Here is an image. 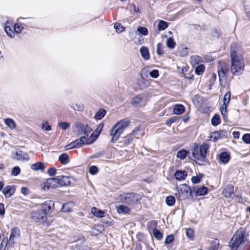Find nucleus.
I'll return each mask as SVG.
<instances>
[{
    "label": "nucleus",
    "mask_w": 250,
    "mask_h": 250,
    "mask_svg": "<svg viewBox=\"0 0 250 250\" xmlns=\"http://www.w3.org/2000/svg\"><path fill=\"white\" fill-rule=\"evenodd\" d=\"M42 127L43 130L46 131H50L51 130V126L47 122L43 123Z\"/></svg>",
    "instance_id": "55"
},
{
    "label": "nucleus",
    "mask_w": 250,
    "mask_h": 250,
    "mask_svg": "<svg viewBox=\"0 0 250 250\" xmlns=\"http://www.w3.org/2000/svg\"><path fill=\"white\" fill-rule=\"evenodd\" d=\"M220 163L226 164L230 160V156L227 152H222L219 156Z\"/></svg>",
    "instance_id": "18"
},
{
    "label": "nucleus",
    "mask_w": 250,
    "mask_h": 250,
    "mask_svg": "<svg viewBox=\"0 0 250 250\" xmlns=\"http://www.w3.org/2000/svg\"><path fill=\"white\" fill-rule=\"evenodd\" d=\"M101 130H100L99 128L97 127L95 130V132L91 133L89 136V142L88 143H93L94 142H95L98 137L99 134L101 133Z\"/></svg>",
    "instance_id": "21"
},
{
    "label": "nucleus",
    "mask_w": 250,
    "mask_h": 250,
    "mask_svg": "<svg viewBox=\"0 0 250 250\" xmlns=\"http://www.w3.org/2000/svg\"><path fill=\"white\" fill-rule=\"evenodd\" d=\"M153 234L154 236L158 240H161L163 237V234L157 229H154L153 230Z\"/></svg>",
    "instance_id": "41"
},
{
    "label": "nucleus",
    "mask_w": 250,
    "mask_h": 250,
    "mask_svg": "<svg viewBox=\"0 0 250 250\" xmlns=\"http://www.w3.org/2000/svg\"><path fill=\"white\" fill-rule=\"evenodd\" d=\"M139 195L132 193H125L120 195L118 197V200L121 202L126 203L129 205L136 204L140 200Z\"/></svg>",
    "instance_id": "5"
},
{
    "label": "nucleus",
    "mask_w": 250,
    "mask_h": 250,
    "mask_svg": "<svg viewBox=\"0 0 250 250\" xmlns=\"http://www.w3.org/2000/svg\"><path fill=\"white\" fill-rule=\"evenodd\" d=\"M230 96H231L230 92L229 91L227 92L225 94V96L224 97L223 103H225V104H229V103Z\"/></svg>",
    "instance_id": "46"
},
{
    "label": "nucleus",
    "mask_w": 250,
    "mask_h": 250,
    "mask_svg": "<svg viewBox=\"0 0 250 250\" xmlns=\"http://www.w3.org/2000/svg\"><path fill=\"white\" fill-rule=\"evenodd\" d=\"M235 45L233 43L230 47V71L233 75L239 76L243 72L245 65L242 52L238 48H236Z\"/></svg>",
    "instance_id": "1"
},
{
    "label": "nucleus",
    "mask_w": 250,
    "mask_h": 250,
    "mask_svg": "<svg viewBox=\"0 0 250 250\" xmlns=\"http://www.w3.org/2000/svg\"><path fill=\"white\" fill-rule=\"evenodd\" d=\"M140 53L142 57L145 60H148L150 58L148 49L146 46H142L140 48Z\"/></svg>",
    "instance_id": "24"
},
{
    "label": "nucleus",
    "mask_w": 250,
    "mask_h": 250,
    "mask_svg": "<svg viewBox=\"0 0 250 250\" xmlns=\"http://www.w3.org/2000/svg\"><path fill=\"white\" fill-rule=\"evenodd\" d=\"M74 204L72 202H67L62 205V210L64 212H70Z\"/></svg>",
    "instance_id": "27"
},
{
    "label": "nucleus",
    "mask_w": 250,
    "mask_h": 250,
    "mask_svg": "<svg viewBox=\"0 0 250 250\" xmlns=\"http://www.w3.org/2000/svg\"><path fill=\"white\" fill-rule=\"evenodd\" d=\"M117 211L119 213H129L130 211V209L128 207L124 206V205H120L117 208Z\"/></svg>",
    "instance_id": "31"
},
{
    "label": "nucleus",
    "mask_w": 250,
    "mask_h": 250,
    "mask_svg": "<svg viewBox=\"0 0 250 250\" xmlns=\"http://www.w3.org/2000/svg\"><path fill=\"white\" fill-rule=\"evenodd\" d=\"M185 111V106L181 104H177L173 107V112L175 114L180 115L183 114Z\"/></svg>",
    "instance_id": "19"
},
{
    "label": "nucleus",
    "mask_w": 250,
    "mask_h": 250,
    "mask_svg": "<svg viewBox=\"0 0 250 250\" xmlns=\"http://www.w3.org/2000/svg\"><path fill=\"white\" fill-rule=\"evenodd\" d=\"M21 192L24 195H27L29 193L28 189L25 187H22L21 188Z\"/></svg>",
    "instance_id": "61"
},
{
    "label": "nucleus",
    "mask_w": 250,
    "mask_h": 250,
    "mask_svg": "<svg viewBox=\"0 0 250 250\" xmlns=\"http://www.w3.org/2000/svg\"><path fill=\"white\" fill-rule=\"evenodd\" d=\"M139 127H137L136 128H135L132 132L130 134H131V136H135L137 135V132L140 130Z\"/></svg>",
    "instance_id": "62"
},
{
    "label": "nucleus",
    "mask_w": 250,
    "mask_h": 250,
    "mask_svg": "<svg viewBox=\"0 0 250 250\" xmlns=\"http://www.w3.org/2000/svg\"><path fill=\"white\" fill-rule=\"evenodd\" d=\"M58 187L56 177L48 178L46 180L44 184V188H54Z\"/></svg>",
    "instance_id": "14"
},
{
    "label": "nucleus",
    "mask_w": 250,
    "mask_h": 250,
    "mask_svg": "<svg viewBox=\"0 0 250 250\" xmlns=\"http://www.w3.org/2000/svg\"><path fill=\"white\" fill-rule=\"evenodd\" d=\"M56 178L58 187L66 186L70 183L69 177L66 176H58Z\"/></svg>",
    "instance_id": "15"
},
{
    "label": "nucleus",
    "mask_w": 250,
    "mask_h": 250,
    "mask_svg": "<svg viewBox=\"0 0 250 250\" xmlns=\"http://www.w3.org/2000/svg\"><path fill=\"white\" fill-rule=\"evenodd\" d=\"M157 53L158 55H162L164 51L162 50V44L159 43L157 46Z\"/></svg>",
    "instance_id": "57"
},
{
    "label": "nucleus",
    "mask_w": 250,
    "mask_h": 250,
    "mask_svg": "<svg viewBox=\"0 0 250 250\" xmlns=\"http://www.w3.org/2000/svg\"><path fill=\"white\" fill-rule=\"evenodd\" d=\"M4 123L11 129H14L17 127L16 122L11 118H6L4 120Z\"/></svg>",
    "instance_id": "23"
},
{
    "label": "nucleus",
    "mask_w": 250,
    "mask_h": 250,
    "mask_svg": "<svg viewBox=\"0 0 250 250\" xmlns=\"http://www.w3.org/2000/svg\"><path fill=\"white\" fill-rule=\"evenodd\" d=\"M175 199L172 196H167L166 199V203L168 206H172L174 205Z\"/></svg>",
    "instance_id": "35"
},
{
    "label": "nucleus",
    "mask_w": 250,
    "mask_h": 250,
    "mask_svg": "<svg viewBox=\"0 0 250 250\" xmlns=\"http://www.w3.org/2000/svg\"><path fill=\"white\" fill-rule=\"evenodd\" d=\"M176 45V43L174 42L173 39L172 38H169L167 40V47L170 49H173Z\"/></svg>",
    "instance_id": "36"
},
{
    "label": "nucleus",
    "mask_w": 250,
    "mask_h": 250,
    "mask_svg": "<svg viewBox=\"0 0 250 250\" xmlns=\"http://www.w3.org/2000/svg\"><path fill=\"white\" fill-rule=\"evenodd\" d=\"M245 233V230L244 228H241L237 230L229 243V247L231 250H237L244 242Z\"/></svg>",
    "instance_id": "4"
},
{
    "label": "nucleus",
    "mask_w": 250,
    "mask_h": 250,
    "mask_svg": "<svg viewBox=\"0 0 250 250\" xmlns=\"http://www.w3.org/2000/svg\"><path fill=\"white\" fill-rule=\"evenodd\" d=\"M242 139L245 143L250 144V134H245Z\"/></svg>",
    "instance_id": "50"
},
{
    "label": "nucleus",
    "mask_w": 250,
    "mask_h": 250,
    "mask_svg": "<svg viewBox=\"0 0 250 250\" xmlns=\"http://www.w3.org/2000/svg\"><path fill=\"white\" fill-rule=\"evenodd\" d=\"M46 214L47 209L44 208L32 211L30 216L33 221L42 223L46 221L47 219Z\"/></svg>",
    "instance_id": "6"
},
{
    "label": "nucleus",
    "mask_w": 250,
    "mask_h": 250,
    "mask_svg": "<svg viewBox=\"0 0 250 250\" xmlns=\"http://www.w3.org/2000/svg\"><path fill=\"white\" fill-rule=\"evenodd\" d=\"M219 245V242L218 239H215L212 241L210 244V250H217Z\"/></svg>",
    "instance_id": "38"
},
{
    "label": "nucleus",
    "mask_w": 250,
    "mask_h": 250,
    "mask_svg": "<svg viewBox=\"0 0 250 250\" xmlns=\"http://www.w3.org/2000/svg\"><path fill=\"white\" fill-rule=\"evenodd\" d=\"M20 168L18 166H15L12 168L11 170V174L13 176H16L20 174Z\"/></svg>",
    "instance_id": "47"
},
{
    "label": "nucleus",
    "mask_w": 250,
    "mask_h": 250,
    "mask_svg": "<svg viewBox=\"0 0 250 250\" xmlns=\"http://www.w3.org/2000/svg\"><path fill=\"white\" fill-rule=\"evenodd\" d=\"M31 167L32 169L34 170H41L43 171L45 168L44 163L42 162H38L31 165Z\"/></svg>",
    "instance_id": "26"
},
{
    "label": "nucleus",
    "mask_w": 250,
    "mask_h": 250,
    "mask_svg": "<svg viewBox=\"0 0 250 250\" xmlns=\"http://www.w3.org/2000/svg\"><path fill=\"white\" fill-rule=\"evenodd\" d=\"M56 169L54 167H51L47 170V173L50 176H54L55 175Z\"/></svg>",
    "instance_id": "60"
},
{
    "label": "nucleus",
    "mask_w": 250,
    "mask_h": 250,
    "mask_svg": "<svg viewBox=\"0 0 250 250\" xmlns=\"http://www.w3.org/2000/svg\"><path fill=\"white\" fill-rule=\"evenodd\" d=\"M98 171V168L96 166H91L89 168V172L92 175L96 174Z\"/></svg>",
    "instance_id": "52"
},
{
    "label": "nucleus",
    "mask_w": 250,
    "mask_h": 250,
    "mask_svg": "<svg viewBox=\"0 0 250 250\" xmlns=\"http://www.w3.org/2000/svg\"><path fill=\"white\" fill-rule=\"evenodd\" d=\"M223 193L225 196L229 197L233 193V189L232 187L228 188L224 190Z\"/></svg>",
    "instance_id": "43"
},
{
    "label": "nucleus",
    "mask_w": 250,
    "mask_h": 250,
    "mask_svg": "<svg viewBox=\"0 0 250 250\" xmlns=\"http://www.w3.org/2000/svg\"><path fill=\"white\" fill-rule=\"evenodd\" d=\"M59 161L62 165H66L69 162V156L67 153H62L59 157Z\"/></svg>",
    "instance_id": "25"
},
{
    "label": "nucleus",
    "mask_w": 250,
    "mask_h": 250,
    "mask_svg": "<svg viewBox=\"0 0 250 250\" xmlns=\"http://www.w3.org/2000/svg\"><path fill=\"white\" fill-rule=\"evenodd\" d=\"M132 140H133V138L131 136V134H129L124 138V144L126 145H128L131 142H132Z\"/></svg>",
    "instance_id": "48"
},
{
    "label": "nucleus",
    "mask_w": 250,
    "mask_h": 250,
    "mask_svg": "<svg viewBox=\"0 0 250 250\" xmlns=\"http://www.w3.org/2000/svg\"><path fill=\"white\" fill-rule=\"evenodd\" d=\"M9 245V241L7 237L3 238L0 244V249L5 250L7 245Z\"/></svg>",
    "instance_id": "49"
},
{
    "label": "nucleus",
    "mask_w": 250,
    "mask_h": 250,
    "mask_svg": "<svg viewBox=\"0 0 250 250\" xmlns=\"http://www.w3.org/2000/svg\"><path fill=\"white\" fill-rule=\"evenodd\" d=\"M217 72L219 81L221 82L229 73V67L225 62H220L218 65Z\"/></svg>",
    "instance_id": "10"
},
{
    "label": "nucleus",
    "mask_w": 250,
    "mask_h": 250,
    "mask_svg": "<svg viewBox=\"0 0 250 250\" xmlns=\"http://www.w3.org/2000/svg\"><path fill=\"white\" fill-rule=\"evenodd\" d=\"M14 28L15 33H16L17 34H19L21 32L22 30L23 29V27L21 24L17 23L14 24Z\"/></svg>",
    "instance_id": "42"
},
{
    "label": "nucleus",
    "mask_w": 250,
    "mask_h": 250,
    "mask_svg": "<svg viewBox=\"0 0 250 250\" xmlns=\"http://www.w3.org/2000/svg\"><path fill=\"white\" fill-rule=\"evenodd\" d=\"M174 237L173 235H168L165 239V243L166 244H170L173 241Z\"/></svg>",
    "instance_id": "56"
},
{
    "label": "nucleus",
    "mask_w": 250,
    "mask_h": 250,
    "mask_svg": "<svg viewBox=\"0 0 250 250\" xmlns=\"http://www.w3.org/2000/svg\"><path fill=\"white\" fill-rule=\"evenodd\" d=\"M9 23L8 21H7L6 23H5V27L4 30L6 32L7 35L11 38H13L15 37V34L14 32V29L12 30L11 27L10 26H8L7 24Z\"/></svg>",
    "instance_id": "20"
},
{
    "label": "nucleus",
    "mask_w": 250,
    "mask_h": 250,
    "mask_svg": "<svg viewBox=\"0 0 250 250\" xmlns=\"http://www.w3.org/2000/svg\"><path fill=\"white\" fill-rule=\"evenodd\" d=\"M14 158L18 161H28L29 159L28 154L21 150L18 151L14 155Z\"/></svg>",
    "instance_id": "13"
},
{
    "label": "nucleus",
    "mask_w": 250,
    "mask_h": 250,
    "mask_svg": "<svg viewBox=\"0 0 250 250\" xmlns=\"http://www.w3.org/2000/svg\"><path fill=\"white\" fill-rule=\"evenodd\" d=\"M105 114V110L104 109H101L96 113L95 118L96 120H101L104 116Z\"/></svg>",
    "instance_id": "33"
},
{
    "label": "nucleus",
    "mask_w": 250,
    "mask_h": 250,
    "mask_svg": "<svg viewBox=\"0 0 250 250\" xmlns=\"http://www.w3.org/2000/svg\"><path fill=\"white\" fill-rule=\"evenodd\" d=\"M229 104L224 103L221 105L220 108V112L223 116V119L225 121L227 120L228 113H227V106Z\"/></svg>",
    "instance_id": "22"
},
{
    "label": "nucleus",
    "mask_w": 250,
    "mask_h": 250,
    "mask_svg": "<svg viewBox=\"0 0 250 250\" xmlns=\"http://www.w3.org/2000/svg\"><path fill=\"white\" fill-rule=\"evenodd\" d=\"M208 192L207 188L206 187H199L196 189V194L197 196H202L206 194Z\"/></svg>",
    "instance_id": "28"
},
{
    "label": "nucleus",
    "mask_w": 250,
    "mask_h": 250,
    "mask_svg": "<svg viewBox=\"0 0 250 250\" xmlns=\"http://www.w3.org/2000/svg\"><path fill=\"white\" fill-rule=\"evenodd\" d=\"M149 75L153 78H157L159 75V71L157 69L153 70L149 72Z\"/></svg>",
    "instance_id": "51"
},
{
    "label": "nucleus",
    "mask_w": 250,
    "mask_h": 250,
    "mask_svg": "<svg viewBox=\"0 0 250 250\" xmlns=\"http://www.w3.org/2000/svg\"><path fill=\"white\" fill-rule=\"evenodd\" d=\"M202 176H193L191 178V181L193 183H198L200 182Z\"/></svg>",
    "instance_id": "58"
},
{
    "label": "nucleus",
    "mask_w": 250,
    "mask_h": 250,
    "mask_svg": "<svg viewBox=\"0 0 250 250\" xmlns=\"http://www.w3.org/2000/svg\"><path fill=\"white\" fill-rule=\"evenodd\" d=\"M211 124L213 125L216 126L220 123V119L218 115L215 114L211 119Z\"/></svg>",
    "instance_id": "37"
},
{
    "label": "nucleus",
    "mask_w": 250,
    "mask_h": 250,
    "mask_svg": "<svg viewBox=\"0 0 250 250\" xmlns=\"http://www.w3.org/2000/svg\"><path fill=\"white\" fill-rule=\"evenodd\" d=\"M194 234L193 230L191 229H187L186 230V235L189 238H191L193 237Z\"/></svg>",
    "instance_id": "59"
},
{
    "label": "nucleus",
    "mask_w": 250,
    "mask_h": 250,
    "mask_svg": "<svg viewBox=\"0 0 250 250\" xmlns=\"http://www.w3.org/2000/svg\"><path fill=\"white\" fill-rule=\"evenodd\" d=\"M211 138L213 141H216L220 138V135L218 132H215L211 136Z\"/></svg>",
    "instance_id": "54"
},
{
    "label": "nucleus",
    "mask_w": 250,
    "mask_h": 250,
    "mask_svg": "<svg viewBox=\"0 0 250 250\" xmlns=\"http://www.w3.org/2000/svg\"><path fill=\"white\" fill-rule=\"evenodd\" d=\"M58 125L63 130L69 128L70 126V124L67 122H60L58 123Z\"/></svg>",
    "instance_id": "39"
},
{
    "label": "nucleus",
    "mask_w": 250,
    "mask_h": 250,
    "mask_svg": "<svg viewBox=\"0 0 250 250\" xmlns=\"http://www.w3.org/2000/svg\"><path fill=\"white\" fill-rule=\"evenodd\" d=\"M4 213V208L3 204L0 203V214Z\"/></svg>",
    "instance_id": "63"
},
{
    "label": "nucleus",
    "mask_w": 250,
    "mask_h": 250,
    "mask_svg": "<svg viewBox=\"0 0 250 250\" xmlns=\"http://www.w3.org/2000/svg\"><path fill=\"white\" fill-rule=\"evenodd\" d=\"M91 212L94 215L98 217H103L104 216V212L96 208H93L91 209Z\"/></svg>",
    "instance_id": "30"
},
{
    "label": "nucleus",
    "mask_w": 250,
    "mask_h": 250,
    "mask_svg": "<svg viewBox=\"0 0 250 250\" xmlns=\"http://www.w3.org/2000/svg\"><path fill=\"white\" fill-rule=\"evenodd\" d=\"M114 28L118 33H120L125 30V27L119 23H115L114 25Z\"/></svg>",
    "instance_id": "40"
},
{
    "label": "nucleus",
    "mask_w": 250,
    "mask_h": 250,
    "mask_svg": "<svg viewBox=\"0 0 250 250\" xmlns=\"http://www.w3.org/2000/svg\"><path fill=\"white\" fill-rule=\"evenodd\" d=\"M92 129L87 125L76 123L73 126V132L78 134V135L85 136L89 138V134L91 132Z\"/></svg>",
    "instance_id": "7"
},
{
    "label": "nucleus",
    "mask_w": 250,
    "mask_h": 250,
    "mask_svg": "<svg viewBox=\"0 0 250 250\" xmlns=\"http://www.w3.org/2000/svg\"><path fill=\"white\" fill-rule=\"evenodd\" d=\"M89 142V138L86 137L85 136H83L78 139L72 142L68 145H66L65 148L67 150L75 147H80L84 144L89 145L92 143H88Z\"/></svg>",
    "instance_id": "9"
},
{
    "label": "nucleus",
    "mask_w": 250,
    "mask_h": 250,
    "mask_svg": "<svg viewBox=\"0 0 250 250\" xmlns=\"http://www.w3.org/2000/svg\"><path fill=\"white\" fill-rule=\"evenodd\" d=\"M168 27L167 23L163 20L160 21L158 24V29L160 31L166 29Z\"/></svg>",
    "instance_id": "34"
},
{
    "label": "nucleus",
    "mask_w": 250,
    "mask_h": 250,
    "mask_svg": "<svg viewBox=\"0 0 250 250\" xmlns=\"http://www.w3.org/2000/svg\"><path fill=\"white\" fill-rule=\"evenodd\" d=\"M175 119H174V118H171L170 119H169L167 122V124L168 125H170L172 123H173L174 122H175Z\"/></svg>",
    "instance_id": "64"
},
{
    "label": "nucleus",
    "mask_w": 250,
    "mask_h": 250,
    "mask_svg": "<svg viewBox=\"0 0 250 250\" xmlns=\"http://www.w3.org/2000/svg\"><path fill=\"white\" fill-rule=\"evenodd\" d=\"M20 234V230L18 228H14L11 229L10 235L9 239V245H13L14 243V240L19 237Z\"/></svg>",
    "instance_id": "12"
},
{
    "label": "nucleus",
    "mask_w": 250,
    "mask_h": 250,
    "mask_svg": "<svg viewBox=\"0 0 250 250\" xmlns=\"http://www.w3.org/2000/svg\"><path fill=\"white\" fill-rule=\"evenodd\" d=\"M208 148L209 146L206 143L203 144L200 147L196 145L192 152L193 159L196 161L204 162Z\"/></svg>",
    "instance_id": "3"
},
{
    "label": "nucleus",
    "mask_w": 250,
    "mask_h": 250,
    "mask_svg": "<svg viewBox=\"0 0 250 250\" xmlns=\"http://www.w3.org/2000/svg\"><path fill=\"white\" fill-rule=\"evenodd\" d=\"M15 192V188L14 186H7L3 189L2 192L5 198H9Z\"/></svg>",
    "instance_id": "16"
},
{
    "label": "nucleus",
    "mask_w": 250,
    "mask_h": 250,
    "mask_svg": "<svg viewBox=\"0 0 250 250\" xmlns=\"http://www.w3.org/2000/svg\"><path fill=\"white\" fill-rule=\"evenodd\" d=\"M72 108L74 110H78L79 111H81L83 109V105L78 104H75L71 105Z\"/></svg>",
    "instance_id": "53"
},
{
    "label": "nucleus",
    "mask_w": 250,
    "mask_h": 250,
    "mask_svg": "<svg viewBox=\"0 0 250 250\" xmlns=\"http://www.w3.org/2000/svg\"><path fill=\"white\" fill-rule=\"evenodd\" d=\"M54 206V203L52 201H47L45 202L42 206V209H47V213Z\"/></svg>",
    "instance_id": "32"
},
{
    "label": "nucleus",
    "mask_w": 250,
    "mask_h": 250,
    "mask_svg": "<svg viewBox=\"0 0 250 250\" xmlns=\"http://www.w3.org/2000/svg\"><path fill=\"white\" fill-rule=\"evenodd\" d=\"M146 102V96L144 94H139L132 99L131 103L134 106H144Z\"/></svg>",
    "instance_id": "11"
},
{
    "label": "nucleus",
    "mask_w": 250,
    "mask_h": 250,
    "mask_svg": "<svg viewBox=\"0 0 250 250\" xmlns=\"http://www.w3.org/2000/svg\"><path fill=\"white\" fill-rule=\"evenodd\" d=\"M188 153L189 152L186 150L181 149L177 152L176 156L181 160H184Z\"/></svg>",
    "instance_id": "29"
},
{
    "label": "nucleus",
    "mask_w": 250,
    "mask_h": 250,
    "mask_svg": "<svg viewBox=\"0 0 250 250\" xmlns=\"http://www.w3.org/2000/svg\"><path fill=\"white\" fill-rule=\"evenodd\" d=\"M174 176L177 180L182 181L187 176V173L185 170H178L176 171Z\"/></svg>",
    "instance_id": "17"
},
{
    "label": "nucleus",
    "mask_w": 250,
    "mask_h": 250,
    "mask_svg": "<svg viewBox=\"0 0 250 250\" xmlns=\"http://www.w3.org/2000/svg\"><path fill=\"white\" fill-rule=\"evenodd\" d=\"M191 194V189L186 184L181 185L177 188L176 196L179 200H183L188 199Z\"/></svg>",
    "instance_id": "8"
},
{
    "label": "nucleus",
    "mask_w": 250,
    "mask_h": 250,
    "mask_svg": "<svg viewBox=\"0 0 250 250\" xmlns=\"http://www.w3.org/2000/svg\"><path fill=\"white\" fill-rule=\"evenodd\" d=\"M205 70V66L203 64H201L198 65L195 69V73L200 75H201Z\"/></svg>",
    "instance_id": "44"
},
{
    "label": "nucleus",
    "mask_w": 250,
    "mask_h": 250,
    "mask_svg": "<svg viewBox=\"0 0 250 250\" xmlns=\"http://www.w3.org/2000/svg\"><path fill=\"white\" fill-rule=\"evenodd\" d=\"M130 121L125 118L118 122L110 131V135L112 137L111 142L114 143L119 138L124 130L129 125Z\"/></svg>",
    "instance_id": "2"
},
{
    "label": "nucleus",
    "mask_w": 250,
    "mask_h": 250,
    "mask_svg": "<svg viewBox=\"0 0 250 250\" xmlns=\"http://www.w3.org/2000/svg\"><path fill=\"white\" fill-rule=\"evenodd\" d=\"M137 31L141 35L146 36L148 34V30L146 28L142 26H139L137 28Z\"/></svg>",
    "instance_id": "45"
}]
</instances>
